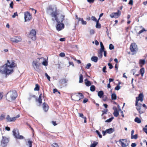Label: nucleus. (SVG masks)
Masks as SVG:
<instances>
[{
	"label": "nucleus",
	"instance_id": "1",
	"mask_svg": "<svg viewBox=\"0 0 147 147\" xmlns=\"http://www.w3.org/2000/svg\"><path fill=\"white\" fill-rule=\"evenodd\" d=\"M15 66L16 64L13 61L10 62L7 60L6 63L0 67V73L6 76L11 74L13 73V68Z\"/></svg>",
	"mask_w": 147,
	"mask_h": 147
},
{
	"label": "nucleus",
	"instance_id": "2",
	"mask_svg": "<svg viewBox=\"0 0 147 147\" xmlns=\"http://www.w3.org/2000/svg\"><path fill=\"white\" fill-rule=\"evenodd\" d=\"M47 12L48 13H51V15L52 17H54L55 20L58 23H60L62 22L64 19L65 16L63 15H61L59 18H58L57 16L58 14L57 10L55 8V10H54V9L51 7H49L47 9Z\"/></svg>",
	"mask_w": 147,
	"mask_h": 147
},
{
	"label": "nucleus",
	"instance_id": "3",
	"mask_svg": "<svg viewBox=\"0 0 147 147\" xmlns=\"http://www.w3.org/2000/svg\"><path fill=\"white\" fill-rule=\"evenodd\" d=\"M17 96V94L15 90L10 91L7 94L6 98L8 100H15Z\"/></svg>",
	"mask_w": 147,
	"mask_h": 147
},
{
	"label": "nucleus",
	"instance_id": "4",
	"mask_svg": "<svg viewBox=\"0 0 147 147\" xmlns=\"http://www.w3.org/2000/svg\"><path fill=\"white\" fill-rule=\"evenodd\" d=\"M43 59L42 58H38L37 59L34 60L32 63V66L34 69L38 72H39L40 70L39 67L40 63V60Z\"/></svg>",
	"mask_w": 147,
	"mask_h": 147
},
{
	"label": "nucleus",
	"instance_id": "5",
	"mask_svg": "<svg viewBox=\"0 0 147 147\" xmlns=\"http://www.w3.org/2000/svg\"><path fill=\"white\" fill-rule=\"evenodd\" d=\"M119 142L121 144L122 147H126L129 145V141L126 139H120Z\"/></svg>",
	"mask_w": 147,
	"mask_h": 147
},
{
	"label": "nucleus",
	"instance_id": "6",
	"mask_svg": "<svg viewBox=\"0 0 147 147\" xmlns=\"http://www.w3.org/2000/svg\"><path fill=\"white\" fill-rule=\"evenodd\" d=\"M20 117V115H18L16 117H11L9 115H7L6 117L7 122H11L15 121L17 118H19Z\"/></svg>",
	"mask_w": 147,
	"mask_h": 147
},
{
	"label": "nucleus",
	"instance_id": "7",
	"mask_svg": "<svg viewBox=\"0 0 147 147\" xmlns=\"http://www.w3.org/2000/svg\"><path fill=\"white\" fill-rule=\"evenodd\" d=\"M9 141L8 139L6 137L2 136V138L1 141V146L2 147H5Z\"/></svg>",
	"mask_w": 147,
	"mask_h": 147
},
{
	"label": "nucleus",
	"instance_id": "8",
	"mask_svg": "<svg viewBox=\"0 0 147 147\" xmlns=\"http://www.w3.org/2000/svg\"><path fill=\"white\" fill-rule=\"evenodd\" d=\"M36 32L35 30L32 29L29 34V37L33 40H35L36 39Z\"/></svg>",
	"mask_w": 147,
	"mask_h": 147
},
{
	"label": "nucleus",
	"instance_id": "9",
	"mask_svg": "<svg viewBox=\"0 0 147 147\" xmlns=\"http://www.w3.org/2000/svg\"><path fill=\"white\" fill-rule=\"evenodd\" d=\"M24 15L25 22L29 21L31 19L32 16L29 12H25Z\"/></svg>",
	"mask_w": 147,
	"mask_h": 147
},
{
	"label": "nucleus",
	"instance_id": "10",
	"mask_svg": "<svg viewBox=\"0 0 147 147\" xmlns=\"http://www.w3.org/2000/svg\"><path fill=\"white\" fill-rule=\"evenodd\" d=\"M130 48L132 52H136L138 51L137 45L135 43H132L131 44Z\"/></svg>",
	"mask_w": 147,
	"mask_h": 147
},
{
	"label": "nucleus",
	"instance_id": "11",
	"mask_svg": "<svg viewBox=\"0 0 147 147\" xmlns=\"http://www.w3.org/2000/svg\"><path fill=\"white\" fill-rule=\"evenodd\" d=\"M121 12L119 10H117V12L116 13H113L110 14V16L111 18H118L121 15Z\"/></svg>",
	"mask_w": 147,
	"mask_h": 147
},
{
	"label": "nucleus",
	"instance_id": "12",
	"mask_svg": "<svg viewBox=\"0 0 147 147\" xmlns=\"http://www.w3.org/2000/svg\"><path fill=\"white\" fill-rule=\"evenodd\" d=\"M11 41L14 42H18L21 41L22 39L20 36H15L10 38Z\"/></svg>",
	"mask_w": 147,
	"mask_h": 147
},
{
	"label": "nucleus",
	"instance_id": "13",
	"mask_svg": "<svg viewBox=\"0 0 147 147\" xmlns=\"http://www.w3.org/2000/svg\"><path fill=\"white\" fill-rule=\"evenodd\" d=\"M144 97L142 93L140 94L138 96V97L136 98V105H137L139 100L142 102L143 100V98Z\"/></svg>",
	"mask_w": 147,
	"mask_h": 147
},
{
	"label": "nucleus",
	"instance_id": "14",
	"mask_svg": "<svg viewBox=\"0 0 147 147\" xmlns=\"http://www.w3.org/2000/svg\"><path fill=\"white\" fill-rule=\"evenodd\" d=\"M64 28V25L63 24L60 23L58 24L56 26V28L57 30L58 31H59L63 29Z\"/></svg>",
	"mask_w": 147,
	"mask_h": 147
},
{
	"label": "nucleus",
	"instance_id": "15",
	"mask_svg": "<svg viewBox=\"0 0 147 147\" xmlns=\"http://www.w3.org/2000/svg\"><path fill=\"white\" fill-rule=\"evenodd\" d=\"M135 106H136V109L138 111L139 113L140 114H141L144 113V111L142 110H141V107L140 105H138V103L137 105H136V103H135Z\"/></svg>",
	"mask_w": 147,
	"mask_h": 147
},
{
	"label": "nucleus",
	"instance_id": "16",
	"mask_svg": "<svg viewBox=\"0 0 147 147\" xmlns=\"http://www.w3.org/2000/svg\"><path fill=\"white\" fill-rule=\"evenodd\" d=\"M13 136L15 138H16L18 137V135H19L18 130V129L16 130L14 129L13 131Z\"/></svg>",
	"mask_w": 147,
	"mask_h": 147
},
{
	"label": "nucleus",
	"instance_id": "17",
	"mask_svg": "<svg viewBox=\"0 0 147 147\" xmlns=\"http://www.w3.org/2000/svg\"><path fill=\"white\" fill-rule=\"evenodd\" d=\"M42 107L44 111L46 112L49 109V107L47 105H46L45 102H44L42 104Z\"/></svg>",
	"mask_w": 147,
	"mask_h": 147
},
{
	"label": "nucleus",
	"instance_id": "18",
	"mask_svg": "<svg viewBox=\"0 0 147 147\" xmlns=\"http://www.w3.org/2000/svg\"><path fill=\"white\" fill-rule=\"evenodd\" d=\"M115 131L114 128H111L106 129L107 133L111 134L113 133Z\"/></svg>",
	"mask_w": 147,
	"mask_h": 147
},
{
	"label": "nucleus",
	"instance_id": "19",
	"mask_svg": "<svg viewBox=\"0 0 147 147\" xmlns=\"http://www.w3.org/2000/svg\"><path fill=\"white\" fill-rule=\"evenodd\" d=\"M68 81V80L64 78L61 79L59 82L61 84H64L67 83Z\"/></svg>",
	"mask_w": 147,
	"mask_h": 147
},
{
	"label": "nucleus",
	"instance_id": "20",
	"mask_svg": "<svg viewBox=\"0 0 147 147\" xmlns=\"http://www.w3.org/2000/svg\"><path fill=\"white\" fill-rule=\"evenodd\" d=\"M104 94V92L102 91H99L98 93V96L100 98H102Z\"/></svg>",
	"mask_w": 147,
	"mask_h": 147
},
{
	"label": "nucleus",
	"instance_id": "21",
	"mask_svg": "<svg viewBox=\"0 0 147 147\" xmlns=\"http://www.w3.org/2000/svg\"><path fill=\"white\" fill-rule=\"evenodd\" d=\"M91 60L94 62H96L98 61V58L96 56H93L91 59Z\"/></svg>",
	"mask_w": 147,
	"mask_h": 147
},
{
	"label": "nucleus",
	"instance_id": "22",
	"mask_svg": "<svg viewBox=\"0 0 147 147\" xmlns=\"http://www.w3.org/2000/svg\"><path fill=\"white\" fill-rule=\"evenodd\" d=\"M79 117H82L84 119V123H86L87 122L86 121V117H84V116L83 114L82 113H79Z\"/></svg>",
	"mask_w": 147,
	"mask_h": 147
},
{
	"label": "nucleus",
	"instance_id": "23",
	"mask_svg": "<svg viewBox=\"0 0 147 147\" xmlns=\"http://www.w3.org/2000/svg\"><path fill=\"white\" fill-rule=\"evenodd\" d=\"M32 142L30 140H29L28 143L26 144V146L27 147H32Z\"/></svg>",
	"mask_w": 147,
	"mask_h": 147
},
{
	"label": "nucleus",
	"instance_id": "24",
	"mask_svg": "<svg viewBox=\"0 0 147 147\" xmlns=\"http://www.w3.org/2000/svg\"><path fill=\"white\" fill-rule=\"evenodd\" d=\"M42 59L43 61L42 62V64L43 65L47 66L48 65V61L46 60L45 59L42 58Z\"/></svg>",
	"mask_w": 147,
	"mask_h": 147
},
{
	"label": "nucleus",
	"instance_id": "25",
	"mask_svg": "<svg viewBox=\"0 0 147 147\" xmlns=\"http://www.w3.org/2000/svg\"><path fill=\"white\" fill-rule=\"evenodd\" d=\"M79 21H81V23L83 25H86L87 24V22L86 21H85L83 20L82 18H79Z\"/></svg>",
	"mask_w": 147,
	"mask_h": 147
},
{
	"label": "nucleus",
	"instance_id": "26",
	"mask_svg": "<svg viewBox=\"0 0 147 147\" xmlns=\"http://www.w3.org/2000/svg\"><path fill=\"white\" fill-rule=\"evenodd\" d=\"M111 99L113 100H115L117 99V95L115 93H113L111 94Z\"/></svg>",
	"mask_w": 147,
	"mask_h": 147
},
{
	"label": "nucleus",
	"instance_id": "27",
	"mask_svg": "<svg viewBox=\"0 0 147 147\" xmlns=\"http://www.w3.org/2000/svg\"><path fill=\"white\" fill-rule=\"evenodd\" d=\"M83 76L81 74L80 76L79 82L80 83H82L83 82Z\"/></svg>",
	"mask_w": 147,
	"mask_h": 147
},
{
	"label": "nucleus",
	"instance_id": "28",
	"mask_svg": "<svg viewBox=\"0 0 147 147\" xmlns=\"http://www.w3.org/2000/svg\"><path fill=\"white\" fill-rule=\"evenodd\" d=\"M135 121L138 123H140L141 122V119L138 117H136L134 119Z\"/></svg>",
	"mask_w": 147,
	"mask_h": 147
},
{
	"label": "nucleus",
	"instance_id": "29",
	"mask_svg": "<svg viewBox=\"0 0 147 147\" xmlns=\"http://www.w3.org/2000/svg\"><path fill=\"white\" fill-rule=\"evenodd\" d=\"M96 28H100L101 27V25L99 23L98 20H97V21L96 22Z\"/></svg>",
	"mask_w": 147,
	"mask_h": 147
},
{
	"label": "nucleus",
	"instance_id": "30",
	"mask_svg": "<svg viewBox=\"0 0 147 147\" xmlns=\"http://www.w3.org/2000/svg\"><path fill=\"white\" fill-rule=\"evenodd\" d=\"M76 19L78 20V23L77 24L76 23H75V26H74V29H73V30H75V28H76V26L77 25H78V22H79V19L81 18H78V16L77 15H76Z\"/></svg>",
	"mask_w": 147,
	"mask_h": 147
},
{
	"label": "nucleus",
	"instance_id": "31",
	"mask_svg": "<svg viewBox=\"0 0 147 147\" xmlns=\"http://www.w3.org/2000/svg\"><path fill=\"white\" fill-rule=\"evenodd\" d=\"M97 144L98 142H97L94 141L93 142V143L90 145V147H95Z\"/></svg>",
	"mask_w": 147,
	"mask_h": 147
},
{
	"label": "nucleus",
	"instance_id": "32",
	"mask_svg": "<svg viewBox=\"0 0 147 147\" xmlns=\"http://www.w3.org/2000/svg\"><path fill=\"white\" fill-rule=\"evenodd\" d=\"M113 115L115 117H117L119 115V113L118 111H114Z\"/></svg>",
	"mask_w": 147,
	"mask_h": 147
},
{
	"label": "nucleus",
	"instance_id": "33",
	"mask_svg": "<svg viewBox=\"0 0 147 147\" xmlns=\"http://www.w3.org/2000/svg\"><path fill=\"white\" fill-rule=\"evenodd\" d=\"M140 72L142 76H143L144 73V68H141L140 70Z\"/></svg>",
	"mask_w": 147,
	"mask_h": 147
},
{
	"label": "nucleus",
	"instance_id": "34",
	"mask_svg": "<svg viewBox=\"0 0 147 147\" xmlns=\"http://www.w3.org/2000/svg\"><path fill=\"white\" fill-rule=\"evenodd\" d=\"M146 31V30L144 28H143L142 30H140L137 33V35L138 36L140 34L143 32L144 31Z\"/></svg>",
	"mask_w": 147,
	"mask_h": 147
},
{
	"label": "nucleus",
	"instance_id": "35",
	"mask_svg": "<svg viewBox=\"0 0 147 147\" xmlns=\"http://www.w3.org/2000/svg\"><path fill=\"white\" fill-rule=\"evenodd\" d=\"M78 94L80 95V98H79V99L74 100H77V101L78 100H79L80 99L83 98H84V95H83L82 93H78Z\"/></svg>",
	"mask_w": 147,
	"mask_h": 147
},
{
	"label": "nucleus",
	"instance_id": "36",
	"mask_svg": "<svg viewBox=\"0 0 147 147\" xmlns=\"http://www.w3.org/2000/svg\"><path fill=\"white\" fill-rule=\"evenodd\" d=\"M42 94H41L39 96L38 98V101L40 104L42 103V99L41 98Z\"/></svg>",
	"mask_w": 147,
	"mask_h": 147
},
{
	"label": "nucleus",
	"instance_id": "37",
	"mask_svg": "<svg viewBox=\"0 0 147 147\" xmlns=\"http://www.w3.org/2000/svg\"><path fill=\"white\" fill-rule=\"evenodd\" d=\"M39 85L38 84H36V86L34 90L35 91H38L39 90Z\"/></svg>",
	"mask_w": 147,
	"mask_h": 147
},
{
	"label": "nucleus",
	"instance_id": "38",
	"mask_svg": "<svg viewBox=\"0 0 147 147\" xmlns=\"http://www.w3.org/2000/svg\"><path fill=\"white\" fill-rule=\"evenodd\" d=\"M113 119H114V117H112L111 118L109 119H108L106 120V121H105V122H108V123L112 121V120Z\"/></svg>",
	"mask_w": 147,
	"mask_h": 147
},
{
	"label": "nucleus",
	"instance_id": "39",
	"mask_svg": "<svg viewBox=\"0 0 147 147\" xmlns=\"http://www.w3.org/2000/svg\"><path fill=\"white\" fill-rule=\"evenodd\" d=\"M95 90V86L94 85L91 86L90 87V90L92 92H93Z\"/></svg>",
	"mask_w": 147,
	"mask_h": 147
},
{
	"label": "nucleus",
	"instance_id": "40",
	"mask_svg": "<svg viewBox=\"0 0 147 147\" xmlns=\"http://www.w3.org/2000/svg\"><path fill=\"white\" fill-rule=\"evenodd\" d=\"M85 83L86 85L87 86H90L91 84L90 82L89 81H87L85 82Z\"/></svg>",
	"mask_w": 147,
	"mask_h": 147
},
{
	"label": "nucleus",
	"instance_id": "41",
	"mask_svg": "<svg viewBox=\"0 0 147 147\" xmlns=\"http://www.w3.org/2000/svg\"><path fill=\"white\" fill-rule=\"evenodd\" d=\"M138 138V135L137 134L135 135H133L131 136V139H136Z\"/></svg>",
	"mask_w": 147,
	"mask_h": 147
},
{
	"label": "nucleus",
	"instance_id": "42",
	"mask_svg": "<svg viewBox=\"0 0 147 147\" xmlns=\"http://www.w3.org/2000/svg\"><path fill=\"white\" fill-rule=\"evenodd\" d=\"M108 111V110L107 109H104L103 111H102V116L104 114H107Z\"/></svg>",
	"mask_w": 147,
	"mask_h": 147
},
{
	"label": "nucleus",
	"instance_id": "43",
	"mask_svg": "<svg viewBox=\"0 0 147 147\" xmlns=\"http://www.w3.org/2000/svg\"><path fill=\"white\" fill-rule=\"evenodd\" d=\"M145 60L144 59H140L139 61V63L140 64H144L145 63Z\"/></svg>",
	"mask_w": 147,
	"mask_h": 147
},
{
	"label": "nucleus",
	"instance_id": "44",
	"mask_svg": "<svg viewBox=\"0 0 147 147\" xmlns=\"http://www.w3.org/2000/svg\"><path fill=\"white\" fill-rule=\"evenodd\" d=\"M96 132L98 135V136L100 138H102V135L100 134V133L99 131L98 130H96Z\"/></svg>",
	"mask_w": 147,
	"mask_h": 147
},
{
	"label": "nucleus",
	"instance_id": "45",
	"mask_svg": "<svg viewBox=\"0 0 147 147\" xmlns=\"http://www.w3.org/2000/svg\"><path fill=\"white\" fill-rule=\"evenodd\" d=\"M91 19L94 22H96L97 21V20L96 19V18L94 16H92L91 17Z\"/></svg>",
	"mask_w": 147,
	"mask_h": 147
},
{
	"label": "nucleus",
	"instance_id": "46",
	"mask_svg": "<svg viewBox=\"0 0 147 147\" xmlns=\"http://www.w3.org/2000/svg\"><path fill=\"white\" fill-rule=\"evenodd\" d=\"M91 65V64L90 63H88L86 67H85V68L87 69H89L90 67V66Z\"/></svg>",
	"mask_w": 147,
	"mask_h": 147
},
{
	"label": "nucleus",
	"instance_id": "47",
	"mask_svg": "<svg viewBox=\"0 0 147 147\" xmlns=\"http://www.w3.org/2000/svg\"><path fill=\"white\" fill-rule=\"evenodd\" d=\"M109 49L110 50H112L114 49V46L112 44H110L109 47Z\"/></svg>",
	"mask_w": 147,
	"mask_h": 147
},
{
	"label": "nucleus",
	"instance_id": "48",
	"mask_svg": "<svg viewBox=\"0 0 147 147\" xmlns=\"http://www.w3.org/2000/svg\"><path fill=\"white\" fill-rule=\"evenodd\" d=\"M52 146L53 147H59L58 144L56 143H53L52 144Z\"/></svg>",
	"mask_w": 147,
	"mask_h": 147
},
{
	"label": "nucleus",
	"instance_id": "49",
	"mask_svg": "<svg viewBox=\"0 0 147 147\" xmlns=\"http://www.w3.org/2000/svg\"><path fill=\"white\" fill-rule=\"evenodd\" d=\"M121 87L119 85H117L115 88V90H118L120 89Z\"/></svg>",
	"mask_w": 147,
	"mask_h": 147
},
{
	"label": "nucleus",
	"instance_id": "50",
	"mask_svg": "<svg viewBox=\"0 0 147 147\" xmlns=\"http://www.w3.org/2000/svg\"><path fill=\"white\" fill-rule=\"evenodd\" d=\"M16 138L19 139H22L24 138V137L22 136L18 135Z\"/></svg>",
	"mask_w": 147,
	"mask_h": 147
},
{
	"label": "nucleus",
	"instance_id": "51",
	"mask_svg": "<svg viewBox=\"0 0 147 147\" xmlns=\"http://www.w3.org/2000/svg\"><path fill=\"white\" fill-rule=\"evenodd\" d=\"M18 16V14L17 12H16L14 13H13V14L12 16V17L13 18H14L16 17V16Z\"/></svg>",
	"mask_w": 147,
	"mask_h": 147
},
{
	"label": "nucleus",
	"instance_id": "52",
	"mask_svg": "<svg viewBox=\"0 0 147 147\" xmlns=\"http://www.w3.org/2000/svg\"><path fill=\"white\" fill-rule=\"evenodd\" d=\"M5 116L2 115L0 116V120H2L5 118Z\"/></svg>",
	"mask_w": 147,
	"mask_h": 147
},
{
	"label": "nucleus",
	"instance_id": "53",
	"mask_svg": "<svg viewBox=\"0 0 147 147\" xmlns=\"http://www.w3.org/2000/svg\"><path fill=\"white\" fill-rule=\"evenodd\" d=\"M90 32L91 35L93 34L94 33V31L93 29L91 30H90Z\"/></svg>",
	"mask_w": 147,
	"mask_h": 147
},
{
	"label": "nucleus",
	"instance_id": "54",
	"mask_svg": "<svg viewBox=\"0 0 147 147\" xmlns=\"http://www.w3.org/2000/svg\"><path fill=\"white\" fill-rule=\"evenodd\" d=\"M108 65L109 66V68L110 69H112L113 68V66L111 63H109L108 64Z\"/></svg>",
	"mask_w": 147,
	"mask_h": 147
},
{
	"label": "nucleus",
	"instance_id": "55",
	"mask_svg": "<svg viewBox=\"0 0 147 147\" xmlns=\"http://www.w3.org/2000/svg\"><path fill=\"white\" fill-rule=\"evenodd\" d=\"M65 55V54L64 53H61L59 54V56L61 57H64Z\"/></svg>",
	"mask_w": 147,
	"mask_h": 147
},
{
	"label": "nucleus",
	"instance_id": "56",
	"mask_svg": "<svg viewBox=\"0 0 147 147\" xmlns=\"http://www.w3.org/2000/svg\"><path fill=\"white\" fill-rule=\"evenodd\" d=\"M45 75L46 76V77H47V78L50 81V77L49 76V75H48V74H47V73H45Z\"/></svg>",
	"mask_w": 147,
	"mask_h": 147
},
{
	"label": "nucleus",
	"instance_id": "57",
	"mask_svg": "<svg viewBox=\"0 0 147 147\" xmlns=\"http://www.w3.org/2000/svg\"><path fill=\"white\" fill-rule=\"evenodd\" d=\"M103 98V100L105 101L107 100V97L106 96H103L102 97Z\"/></svg>",
	"mask_w": 147,
	"mask_h": 147
},
{
	"label": "nucleus",
	"instance_id": "58",
	"mask_svg": "<svg viewBox=\"0 0 147 147\" xmlns=\"http://www.w3.org/2000/svg\"><path fill=\"white\" fill-rule=\"evenodd\" d=\"M106 66H104L102 68V71L105 73H106L107 72V71H106Z\"/></svg>",
	"mask_w": 147,
	"mask_h": 147
},
{
	"label": "nucleus",
	"instance_id": "59",
	"mask_svg": "<svg viewBox=\"0 0 147 147\" xmlns=\"http://www.w3.org/2000/svg\"><path fill=\"white\" fill-rule=\"evenodd\" d=\"M88 101V99L86 98H84L83 101V102L84 103H86V102H87Z\"/></svg>",
	"mask_w": 147,
	"mask_h": 147
},
{
	"label": "nucleus",
	"instance_id": "60",
	"mask_svg": "<svg viewBox=\"0 0 147 147\" xmlns=\"http://www.w3.org/2000/svg\"><path fill=\"white\" fill-rule=\"evenodd\" d=\"M13 1H11L10 3V7H11V8H13Z\"/></svg>",
	"mask_w": 147,
	"mask_h": 147
},
{
	"label": "nucleus",
	"instance_id": "61",
	"mask_svg": "<svg viewBox=\"0 0 147 147\" xmlns=\"http://www.w3.org/2000/svg\"><path fill=\"white\" fill-rule=\"evenodd\" d=\"M98 57H99V58H101L102 57V54L98 53Z\"/></svg>",
	"mask_w": 147,
	"mask_h": 147
},
{
	"label": "nucleus",
	"instance_id": "62",
	"mask_svg": "<svg viewBox=\"0 0 147 147\" xmlns=\"http://www.w3.org/2000/svg\"><path fill=\"white\" fill-rule=\"evenodd\" d=\"M87 1L90 3H94V0H87Z\"/></svg>",
	"mask_w": 147,
	"mask_h": 147
},
{
	"label": "nucleus",
	"instance_id": "63",
	"mask_svg": "<svg viewBox=\"0 0 147 147\" xmlns=\"http://www.w3.org/2000/svg\"><path fill=\"white\" fill-rule=\"evenodd\" d=\"M106 133H107V131H106V130L105 131H102V134L103 135V136H105L106 134Z\"/></svg>",
	"mask_w": 147,
	"mask_h": 147
},
{
	"label": "nucleus",
	"instance_id": "64",
	"mask_svg": "<svg viewBox=\"0 0 147 147\" xmlns=\"http://www.w3.org/2000/svg\"><path fill=\"white\" fill-rule=\"evenodd\" d=\"M131 146L132 147H135L136 146V144L135 143H132Z\"/></svg>",
	"mask_w": 147,
	"mask_h": 147
}]
</instances>
